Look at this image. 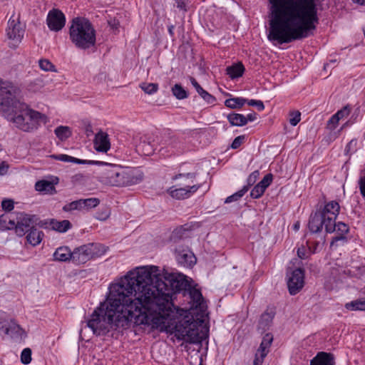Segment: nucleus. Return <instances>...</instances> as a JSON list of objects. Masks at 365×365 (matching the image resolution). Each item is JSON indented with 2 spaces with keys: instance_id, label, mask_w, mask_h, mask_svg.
Masks as SVG:
<instances>
[{
  "instance_id": "1",
  "label": "nucleus",
  "mask_w": 365,
  "mask_h": 365,
  "mask_svg": "<svg viewBox=\"0 0 365 365\" xmlns=\"http://www.w3.org/2000/svg\"><path fill=\"white\" fill-rule=\"evenodd\" d=\"M270 41L279 44L309 37L319 24L317 0H267Z\"/></svg>"
},
{
  "instance_id": "2",
  "label": "nucleus",
  "mask_w": 365,
  "mask_h": 365,
  "mask_svg": "<svg viewBox=\"0 0 365 365\" xmlns=\"http://www.w3.org/2000/svg\"><path fill=\"white\" fill-rule=\"evenodd\" d=\"M125 277L133 288L137 304L147 311L173 307L171 302L173 293L184 291L185 295L191 287L182 274L165 272L163 273L165 280H163L155 266L138 267L130 271Z\"/></svg>"
},
{
  "instance_id": "3",
  "label": "nucleus",
  "mask_w": 365,
  "mask_h": 365,
  "mask_svg": "<svg viewBox=\"0 0 365 365\" xmlns=\"http://www.w3.org/2000/svg\"><path fill=\"white\" fill-rule=\"evenodd\" d=\"M142 315L143 309L137 304L133 288L125 276L109 287L106 300L94 310L87 326L94 334L104 336L113 329H127L132 323L141 324L137 321Z\"/></svg>"
},
{
  "instance_id": "4",
  "label": "nucleus",
  "mask_w": 365,
  "mask_h": 365,
  "mask_svg": "<svg viewBox=\"0 0 365 365\" xmlns=\"http://www.w3.org/2000/svg\"><path fill=\"white\" fill-rule=\"evenodd\" d=\"M0 113L24 131L36 129L46 116L30 108L16 98L15 89L9 82L0 78Z\"/></svg>"
},
{
  "instance_id": "5",
  "label": "nucleus",
  "mask_w": 365,
  "mask_h": 365,
  "mask_svg": "<svg viewBox=\"0 0 365 365\" xmlns=\"http://www.w3.org/2000/svg\"><path fill=\"white\" fill-rule=\"evenodd\" d=\"M182 310L173 307L155 309L147 311L143 309V315L137 322L142 324L150 325L160 331L174 334L179 340L191 339L195 335V325L190 320H180Z\"/></svg>"
},
{
  "instance_id": "6",
  "label": "nucleus",
  "mask_w": 365,
  "mask_h": 365,
  "mask_svg": "<svg viewBox=\"0 0 365 365\" xmlns=\"http://www.w3.org/2000/svg\"><path fill=\"white\" fill-rule=\"evenodd\" d=\"M51 157L60 161L76 164L104 165L106 168L102 173V178L105 183L112 186H125L130 182L128 173L125 169L118 165L97 160H81L66 154L52 155Z\"/></svg>"
},
{
  "instance_id": "7",
  "label": "nucleus",
  "mask_w": 365,
  "mask_h": 365,
  "mask_svg": "<svg viewBox=\"0 0 365 365\" xmlns=\"http://www.w3.org/2000/svg\"><path fill=\"white\" fill-rule=\"evenodd\" d=\"M69 37L76 48L86 50L95 45L96 30L88 19L76 17L71 22Z\"/></svg>"
},
{
  "instance_id": "8",
  "label": "nucleus",
  "mask_w": 365,
  "mask_h": 365,
  "mask_svg": "<svg viewBox=\"0 0 365 365\" xmlns=\"http://www.w3.org/2000/svg\"><path fill=\"white\" fill-rule=\"evenodd\" d=\"M17 226L16 227V234L22 237L29 231L31 227L38 225L41 227H47V222L40 221L38 222L36 215H31L24 212H17Z\"/></svg>"
},
{
  "instance_id": "9",
  "label": "nucleus",
  "mask_w": 365,
  "mask_h": 365,
  "mask_svg": "<svg viewBox=\"0 0 365 365\" xmlns=\"http://www.w3.org/2000/svg\"><path fill=\"white\" fill-rule=\"evenodd\" d=\"M340 205L335 200L330 201L325 204L322 210L318 211L327 220L326 232L332 233L334 232L335 220L339 213Z\"/></svg>"
},
{
  "instance_id": "10",
  "label": "nucleus",
  "mask_w": 365,
  "mask_h": 365,
  "mask_svg": "<svg viewBox=\"0 0 365 365\" xmlns=\"http://www.w3.org/2000/svg\"><path fill=\"white\" fill-rule=\"evenodd\" d=\"M304 286V270L297 268L288 277L287 287L291 295L299 293Z\"/></svg>"
},
{
  "instance_id": "11",
  "label": "nucleus",
  "mask_w": 365,
  "mask_h": 365,
  "mask_svg": "<svg viewBox=\"0 0 365 365\" xmlns=\"http://www.w3.org/2000/svg\"><path fill=\"white\" fill-rule=\"evenodd\" d=\"M65 14L58 9H52L48 13L46 23L51 31L58 32L61 31L66 24Z\"/></svg>"
},
{
  "instance_id": "12",
  "label": "nucleus",
  "mask_w": 365,
  "mask_h": 365,
  "mask_svg": "<svg viewBox=\"0 0 365 365\" xmlns=\"http://www.w3.org/2000/svg\"><path fill=\"white\" fill-rule=\"evenodd\" d=\"M201 187L198 185H185L183 187L174 185L168 189L167 192L174 199L181 200L189 198Z\"/></svg>"
},
{
  "instance_id": "13",
  "label": "nucleus",
  "mask_w": 365,
  "mask_h": 365,
  "mask_svg": "<svg viewBox=\"0 0 365 365\" xmlns=\"http://www.w3.org/2000/svg\"><path fill=\"white\" fill-rule=\"evenodd\" d=\"M182 148H184L183 143L175 135H170L163 140L160 151L163 155L168 152L167 155H170L181 153Z\"/></svg>"
},
{
  "instance_id": "14",
  "label": "nucleus",
  "mask_w": 365,
  "mask_h": 365,
  "mask_svg": "<svg viewBox=\"0 0 365 365\" xmlns=\"http://www.w3.org/2000/svg\"><path fill=\"white\" fill-rule=\"evenodd\" d=\"M175 258L178 264L185 267H192L196 263V257L188 249L178 247L175 250Z\"/></svg>"
},
{
  "instance_id": "15",
  "label": "nucleus",
  "mask_w": 365,
  "mask_h": 365,
  "mask_svg": "<svg viewBox=\"0 0 365 365\" xmlns=\"http://www.w3.org/2000/svg\"><path fill=\"white\" fill-rule=\"evenodd\" d=\"M186 293L189 294L190 299V308L198 309L202 312L205 310L207 308L206 302L199 289L190 287Z\"/></svg>"
},
{
  "instance_id": "16",
  "label": "nucleus",
  "mask_w": 365,
  "mask_h": 365,
  "mask_svg": "<svg viewBox=\"0 0 365 365\" xmlns=\"http://www.w3.org/2000/svg\"><path fill=\"white\" fill-rule=\"evenodd\" d=\"M92 259L91 250L87 245H83L73 251V262L76 264H84Z\"/></svg>"
},
{
  "instance_id": "17",
  "label": "nucleus",
  "mask_w": 365,
  "mask_h": 365,
  "mask_svg": "<svg viewBox=\"0 0 365 365\" xmlns=\"http://www.w3.org/2000/svg\"><path fill=\"white\" fill-rule=\"evenodd\" d=\"M326 219L317 211L312 214L309 217L308 228L312 233H317L321 232L323 226L326 229Z\"/></svg>"
},
{
  "instance_id": "18",
  "label": "nucleus",
  "mask_w": 365,
  "mask_h": 365,
  "mask_svg": "<svg viewBox=\"0 0 365 365\" xmlns=\"http://www.w3.org/2000/svg\"><path fill=\"white\" fill-rule=\"evenodd\" d=\"M93 143L95 149L98 152L106 153L110 148L108 135L103 131L96 134Z\"/></svg>"
},
{
  "instance_id": "19",
  "label": "nucleus",
  "mask_w": 365,
  "mask_h": 365,
  "mask_svg": "<svg viewBox=\"0 0 365 365\" xmlns=\"http://www.w3.org/2000/svg\"><path fill=\"white\" fill-rule=\"evenodd\" d=\"M6 34L9 38L20 41L24 36V31L21 29L19 22H16L14 19H10L8 22Z\"/></svg>"
},
{
  "instance_id": "20",
  "label": "nucleus",
  "mask_w": 365,
  "mask_h": 365,
  "mask_svg": "<svg viewBox=\"0 0 365 365\" xmlns=\"http://www.w3.org/2000/svg\"><path fill=\"white\" fill-rule=\"evenodd\" d=\"M310 365H335L334 356L331 353L319 351L310 361Z\"/></svg>"
},
{
  "instance_id": "21",
  "label": "nucleus",
  "mask_w": 365,
  "mask_h": 365,
  "mask_svg": "<svg viewBox=\"0 0 365 365\" xmlns=\"http://www.w3.org/2000/svg\"><path fill=\"white\" fill-rule=\"evenodd\" d=\"M6 334L16 341L21 340L26 336L24 330L14 321H11L6 328Z\"/></svg>"
},
{
  "instance_id": "22",
  "label": "nucleus",
  "mask_w": 365,
  "mask_h": 365,
  "mask_svg": "<svg viewBox=\"0 0 365 365\" xmlns=\"http://www.w3.org/2000/svg\"><path fill=\"white\" fill-rule=\"evenodd\" d=\"M35 189L36 191L43 194L53 195L56 193L54 183L46 180L37 181L35 184Z\"/></svg>"
},
{
  "instance_id": "23",
  "label": "nucleus",
  "mask_w": 365,
  "mask_h": 365,
  "mask_svg": "<svg viewBox=\"0 0 365 365\" xmlns=\"http://www.w3.org/2000/svg\"><path fill=\"white\" fill-rule=\"evenodd\" d=\"M44 236L42 231L38 230L36 227H31L28 232H26V242L33 247L39 245Z\"/></svg>"
},
{
  "instance_id": "24",
  "label": "nucleus",
  "mask_w": 365,
  "mask_h": 365,
  "mask_svg": "<svg viewBox=\"0 0 365 365\" xmlns=\"http://www.w3.org/2000/svg\"><path fill=\"white\" fill-rule=\"evenodd\" d=\"M53 258L54 260L59 262H67L69 260L73 262V252L71 251L68 247H60L54 252Z\"/></svg>"
},
{
  "instance_id": "25",
  "label": "nucleus",
  "mask_w": 365,
  "mask_h": 365,
  "mask_svg": "<svg viewBox=\"0 0 365 365\" xmlns=\"http://www.w3.org/2000/svg\"><path fill=\"white\" fill-rule=\"evenodd\" d=\"M274 317L273 312H264L260 317L258 323V329L265 331L269 329L272 324V321Z\"/></svg>"
},
{
  "instance_id": "26",
  "label": "nucleus",
  "mask_w": 365,
  "mask_h": 365,
  "mask_svg": "<svg viewBox=\"0 0 365 365\" xmlns=\"http://www.w3.org/2000/svg\"><path fill=\"white\" fill-rule=\"evenodd\" d=\"M190 82L192 85L195 88L197 93L207 103H214L216 101L215 98L204 90L200 85L197 83V81L192 77L190 78Z\"/></svg>"
},
{
  "instance_id": "27",
  "label": "nucleus",
  "mask_w": 365,
  "mask_h": 365,
  "mask_svg": "<svg viewBox=\"0 0 365 365\" xmlns=\"http://www.w3.org/2000/svg\"><path fill=\"white\" fill-rule=\"evenodd\" d=\"M334 228V232H336L339 235L333 238L331 243V245H333L334 242L345 240V235L347 234L349 230L348 225L342 222H339L337 223L335 222Z\"/></svg>"
},
{
  "instance_id": "28",
  "label": "nucleus",
  "mask_w": 365,
  "mask_h": 365,
  "mask_svg": "<svg viewBox=\"0 0 365 365\" xmlns=\"http://www.w3.org/2000/svg\"><path fill=\"white\" fill-rule=\"evenodd\" d=\"M245 66L242 63H237L226 68L227 74L232 78L241 77L245 72Z\"/></svg>"
},
{
  "instance_id": "29",
  "label": "nucleus",
  "mask_w": 365,
  "mask_h": 365,
  "mask_svg": "<svg viewBox=\"0 0 365 365\" xmlns=\"http://www.w3.org/2000/svg\"><path fill=\"white\" fill-rule=\"evenodd\" d=\"M50 225L54 230L59 232H66L71 227V223L67 220H63L62 221L51 220Z\"/></svg>"
},
{
  "instance_id": "30",
  "label": "nucleus",
  "mask_w": 365,
  "mask_h": 365,
  "mask_svg": "<svg viewBox=\"0 0 365 365\" xmlns=\"http://www.w3.org/2000/svg\"><path fill=\"white\" fill-rule=\"evenodd\" d=\"M87 245H88V250H91V254L92 258L101 257L103 255H104L107 251V248L101 244L89 243V244H87Z\"/></svg>"
},
{
  "instance_id": "31",
  "label": "nucleus",
  "mask_w": 365,
  "mask_h": 365,
  "mask_svg": "<svg viewBox=\"0 0 365 365\" xmlns=\"http://www.w3.org/2000/svg\"><path fill=\"white\" fill-rule=\"evenodd\" d=\"M227 120L232 126H243L247 124L245 116L240 113H230L227 115Z\"/></svg>"
},
{
  "instance_id": "32",
  "label": "nucleus",
  "mask_w": 365,
  "mask_h": 365,
  "mask_svg": "<svg viewBox=\"0 0 365 365\" xmlns=\"http://www.w3.org/2000/svg\"><path fill=\"white\" fill-rule=\"evenodd\" d=\"M191 232V226L185 224L179 227H177L173 232L174 238L182 239L190 237Z\"/></svg>"
},
{
  "instance_id": "33",
  "label": "nucleus",
  "mask_w": 365,
  "mask_h": 365,
  "mask_svg": "<svg viewBox=\"0 0 365 365\" xmlns=\"http://www.w3.org/2000/svg\"><path fill=\"white\" fill-rule=\"evenodd\" d=\"M344 307L349 311H365V300L358 299L345 304Z\"/></svg>"
},
{
  "instance_id": "34",
  "label": "nucleus",
  "mask_w": 365,
  "mask_h": 365,
  "mask_svg": "<svg viewBox=\"0 0 365 365\" xmlns=\"http://www.w3.org/2000/svg\"><path fill=\"white\" fill-rule=\"evenodd\" d=\"M246 102L247 100L243 98H231L225 100V105L227 108L235 109L242 107Z\"/></svg>"
},
{
  "instance_id": "35",
  "label": "nucleus",
  "mask_w": 365,
  "mask_h": 365,
  "mask_svg": "<svg viewBox=\"0 0 365 365\" xmlns=\"http://www.w3.org/2000/svg\"><path fill=\"white\" fill-rule=\"evenodd\" d=\"M54 133L61 140H65L71 135V129L68 126H58L55 129Z\"/></svg>"
},
{
  "instance_id": "36",
  "label": "nucleus",
  "mask_w": 365,
  "mask_h": 365,
  "mask_svg": "<svg viewBox=\"0 0 365 365\" xmlns=\"http://www.w3.org/2000/svg\"><path fill=\"white\" fill-rule=\"evenodd\" d=\"M172 93L173 96L179 100L185 99L187 97V91L178 83L175 84L172 88Z\"/></svg>"
},
{
  "instance_id": "37",
  "label": "nucleus",
  "mask_w": 365,
  "mask_h": 365,
  "mask_svg": "<svg viewBox=\"0 0 365 365\" xmlns=\"http://www.w3.org/2000/svg\"><path fill=\"white\" fill-rule=\"evenodd\" d=\"M81 200L83 210H88L91 208L97 207L100 204V200L97 197H91Z\"/></svg>"
},
{
  "instance_id": "38",
  "label": "nucleus",
  "mask_w": 365,
  "mask_h": 365,
  "mask_svg": "<svg viewBox=\"0 0 365 365\" xmlns=\"http://www.w3.org/2000/svg\"><path fill=\"white\" fill-rule=\"evenodd\" d=\"M137 148L138 150H141V152L145 155H152L155 150L154 145L145 140L140 142Z\"/></svg>"
},
{
  "instance_id": "39",
  "label": "nucleus",
  "mask_w": 365,
  "mask_h": 365,
  "mask_svg": "<svg viewBox=\"0 0 365 365\" xmlns=\"http://www.w3.org/2000/svg\"><path fill=\"white\" fill-rule=\"evenodd\" d=\"M64 212H72L74 210L81 211L83 210L81 200L73 201L71 202L66 204L63 207Z\"/></svg>"
},
{
  "instance_id": "40",
  "label": "nucleus",
  "mask_w": 365,
  "mask_h": 365,
  "mask_svg": "<svg viewBox=\"0 0 365 365\" xmlns=\"http://www.w3.org/2000/svg\"><path fill=\"white\" fill-rule=\"evenodd\" d=\"M248 191V187L244 186L240 190L237 191V192L234 193L233 195L227 197L225 200V203H230L232 202H236L239 200L243 195Z\"/></svg>"
},
{
  "instance_id": "41",
  "label": "nucleus",
  "mask_w": 365,
  "mask_h": 365,
  "mask_svg": "<svg viewBox=\"0 0 365 365\" xmlns=\"http://www.w3.org/2000/svg\"><path fill=\"white\" fill-rule=\"evenodd\" d=\"M17 213H13L9 217L8 221L5 219L4 220V217L1 216L0 217V222L3 221L6 223V225H5V228L7 230H13L14 229L16 230V227L17 226Z\"/></svg>"
},
{
  "instance_id": "42",
  "label": "nucleus",
  "mask_w": 365,
  "mask_h": 365,
  "mask_svg": "<svg viewBox=\"0 0 365 365\" xmlns=\"http://www.w3.org/2000/svg\"><path fill=\"white\" fill-rule=\"evenodd\" d=\"M140 88L147 94L151 95L156 93L158 90V84L154 83H142Z\"/></svg>"
},
{
  "instance_id": "43",
  "label": "nucleus",
  "mask_w": 365,
  "mask_h": 365,
  "mask_svg": "<svg viewBox=\"0 0 365 365\" xmlns=\"http://www.w3.org/2000/svg\"><path fill=\"white\" fill-rule=\"evenodd\" d=\"M351 111V107L349 105H346L339 110L334 115L340 120L348 117Z\"/></svg>"
},
{
  "instance_id": "44",
  "label": "nucleus",
  "mask_w": 365,
  "mask_h": 365,
  "mask_svg": "<svg viewBox=\"0 0 365 365\" xmlns=\"http://www.w3.org/2000/svg\"><path fill=\"white\" fill-rule=\"evenodd\" d=\"M266 189L262 186L259 183H257L253 189L251 190L250 196L254 199L260 197L264 192Z\"/></svg>"
},
{
  "instance_id": "45",
  "label": "nucleus",
  "mask_w": 365,
  "mask_h": 365,
  "mask_svg": "<svg viewBox=\"0 0 365 365\" xmlns=\"http://www.w3.org/2000/svg\"><path fill=\"white\" fill-rule=\"evenodd\" d=\"M38 64L41 69L45 71H55L54 65L48 59H40Z\"/></svg>"
},
{
  "instance_id": "46",
  "label": "nucleus",
  "mask_w": 365,
  "mask_h": 365,
  "mask_svg": "<svg viewBox=\"0 0 365 365\" xmlns=\"http://www.w3.org/2000/svg\"><path fill=\"white\" fill-rule=\"evenodd\" d=\"M301 120V113L298 110H293L289 113V123L292 126H295Z\"/></svg>"
},
{
  "instance_id": "47",
  "label": "nucleus",
  "mask_w": 365,
  "mask_h": 365,
  "mask_svg": "<svg viewBox=\"0 0 365 365\" xmlns=\"http://www.w3.org/2000/svg\"><path fill=\"white\" fill-rule=\"evenodd\" d=\"M21 361L24 364H28L31 361V350L29 348L24 349L21 354Z\"/></svg>"
},
{
  "instance_id": "48",
  "label": "nucleus",
  "mask_w": 365,
  "mask_h": 365,
  "mask_svg": "<svg viewBox=\"0 0 365 365\" xmlns=\"http://www.w3.org/2000/svg\"><path fill=\"white\" fill-rule=\"evenodd\" d=\"M339 120L333 115L327 123V128L331 131L334 130L338 125Z\"/></svg>"
},
{
  "instance_id": "49",
  "label": "nucleus",
  "mask_w": 365,
  "mask_h": 365,
  "mask_svg": "<svg viewBox=\"0 0 365 365\" xmlns=\"http://www.w3.org/2000/svg\"><path fill=\"white\" fill-rule=\"evenodd\" d=\"M272 341H273L272 334L270 333H267L263 336L262 340L260 344V346H262L269 349Z\"/></svg>"
},
{
  "instance_id": "50",
  "label": "nucleus",
  "mask_w": 365,
  "mask_h": 365,
  "mask_svg": "<svg viewBox=\"0 0 365 365\" xmlns=\"http://www.w3.org/2000/svg\"><path fill=\"white\" fill-rule=\"evenodd\" d=\"M357 140L356 139H352L349 142L345 148V152L346 154H351L354 153L356 150Z\"/></svg>"
},
{
  "instance_id": "51",
  "label": "nucleus",
  "mask_w": 365,
  "mask_h": 365,
  "mask_svg": "<svg viewBox=\"0 0 365 365\" xmlns=\"http://www.w3.org/2000/svg\"><path fill=\"white\" fill-rule=\"evenodd\" d=\"M259 176V172L258 170H255L252 172L249 177L247 178V187L248 188L252 186L257 180Z\"/></svg>"
},
{
  "instance_id": "52",
  "label": "nucleus",
  "mask_w": 365,
  "mask_h": 365,
  "mask_svg": "<svg viewBox=\"0 0 365 365\" xmlns=\"http://www.w3.org/2000/svg\"><path fill=\"white\" fill-rule=\"evenodd\" d=\"M247 102L249 106H256L257 110L259 111H262L264 109V106L262 101L252 99L249 101L247 100Z\"/></svg>"
},
{
  "instance_id": "53",
  "label": "nucleus",
  "mask_w": 365,
  "mask_h": 365,
  "mask_svg": "<svg viewBox=\"0 0 365 365\" xmlns=\"http://www.w3.org/2000/svg\"><path fill=\"white\" fill-rule=\"evenodd\" d=\"M273 180V176L271 173L267 174L262 180L259 182L262 186L264 187V189H267L272 183Z\"/></svg>"
},
{
  "instance_id": "54",
  "label": "nucleus",
  "mask_w": 365,
  "mask_h": 365,
  "mask_svg": "<svg viewBox=\"0 0 365 365\" xmlns=\"http://www.w3.org/2000/svg\"><path fill=\"white\" fill-rule=\"evenodd\" d=\"M245 135H239L234 139L231 144V148L232 149H237L240 147V145L244 143Z\"/></svg>"
},
{
  "instance_id": "55",
  "label": "nucleus",
  "mask_w": 365,
  "mask_h": 365,
  "mask_svg": "<svg viewBox=\"0 0 365 365\" xmlns=\"http://www.w3.org/2000/svg\"><path fill=\"white\" fill-rule=\"evenodd\" d=\"M1 207L5 211H11L14 209V202L9 199L4 200L1 202Z\"/></svg>"
},
{
  "instance_id": "56",
  "label": "nucleus",
  "mask_w": 365,
  "mask_h": 365,
  "mask_svg": "<svg viewBox=\"0 0 365 365\" xmlns=\"http://www.w3.org/2000/svg\"><path fill=\"white\" fill-rule=\"evenodd\" d=\"M182 177L186 178L187 179H190V180H191V182H193V180L195 178L196 175H195V173H187L185 174H178V175H175L173 178V180H178V178H182Z\"/></svg>"
},
{
  "instance_id": "57",
  "label": "nucleus",
  "mask_w": 365,
  "mask_h": 365,
  "mask_svg": "<svg viewBox=\"0 0 365 365\" xmlns=\"http://www.w3.org/2000/svg\"><path fill=\"white\" fill-rule=\"evenodd\" d=\"M269 352V349L259 345L256 354H258V355L262 358H265Z\"/></svg>"
},
{
  "instance_id": "58",
  "label": "nucleus",
  "mask_w": 365,
  "mask_h": 365,
  "mask_svg": "<svg viewBox=\"0 0 365 365\" xmlns=\"http://www.w3.org/2000/svg\"><path fill=\"white\" fill-rule=\"evenodd\" d=\"M359 184L361 194L365 198V175L360 178Z\"/></svg>"
},
{
  "instance_id": "59",
  "label": "nucleus",
  "mask_w": 365,
  "mask_h": 365,
  "mask_svg": "<svg viewBox=\"0 0 365 365\" xmlns=\"http://www.w3.org/2000/svg\"><path fill=\"white\" fill-rule=\"evenodd\" d=\"M297 255L300 259H306L307 257V251L304 247L302 246L298 248Z\"/></svg>"
},
{
  "instance_id": "60",
  "label": "nucleus",
  "mask_w": 365,
  "mask_h": 365,
  "mask_svg": "<svg viewBox=\"0 0 365 365\" xmlns=\"http://www.w3.org/2000/svg\"><path fill=\"white\" fill-rule=\"evenodd\" d=\"M9 169V165L6 162L0 163V175H5Z\"/></svg>"
},
{
  "instance_id": "61",
  "label": "nucleus",
  "mask_w": 365,
  "mask_h": 365,
  "mask_svg": "<svg viewBox=\"0 0 365 365\" xmlns=\"http://www.w3.org/2000/svg\"><path fill=\"white\" fill-rule=\"evenodd\" d=\"M186 0H175L176 6L178 9L181 10L186 11Z\"/></svg>"
},
{
  "instance_id": "62",
  "label": "nucleus",
  "mask_w": 365,
  "mask_h": 365,
  "mask_svg": "<svg viewBox=\"0 0 365 365\" xmlns=\"http://www.w3.org/2000/svg\"><path fill=\"white\" fill-rule=\"evenodd\" d=\"M264 359V358L259 356L258 354H255L253 365H262Z\"/></svg>"
},
{
  "instance_id": "63",
  "label": "nucleus",
  "mask_w": 365,
  "mask_h": 365,
  "mask_svg": "<svg viewBox=\"0 0 365 365\" xmlns=\"http://www.w3.org/2000/svg\"><path fill=\"white\" fill-rule=\"evenodd\" d=\"M257 119V114L253 112L251 113H249L247 116H245V120H247V123L250 121H254Z\"/></svg>"
},
{
  "instance_id": "64",
  "label": "nucleus",
  "mask_w": 365,
  "mask_h": 365,
  "mask_svg": "<svg viewBox=\"0 0 365 365\" xmlns=\"http://www.w3.org/2000/svg\"><path fill=\"white\" fill-rule=\"evenodd\" d=\"M174 29L175 26L173 25H170L168 26V33L171 36H174Z\"/></svg>"
}]
</instances>
